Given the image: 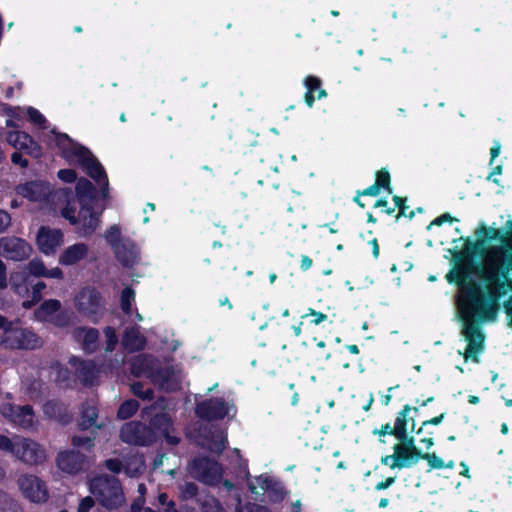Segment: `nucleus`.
<instances>
[{"label": "nucleus", "mask_w": 512, "mask_h": 512, "mask_svg": "<svg viewBox=\"0 0 512 512\" xmlns=\"http://www.w3.org/2000/svg\"><path fill=\"white\" fill-rule=\"evenodd\" d=\"M376 184H379L380 188H387L391 192L390 188V174L386 170H381L376 174Z\"/></svg>", "instance_id": "37998d69"}, {"label": "nucleus", "mask_w": 512, "mask_h": 512, "mask_svg": "<svg viewBox=\"0 0 512 512\" xmlns=\"http://www.w3.org/2000/svg\"><path fill=\"white\" fill-rule=\"evenodd\" d=\"M11 161L13 164L20 165L22 168H26L28 166L27 159H25L19 152H14L12 154Z\"/></svg>", "instance_id": "5fc2aeb1"}, {"label": "nucleus", "mask_w": 512, "mask_h": 512, "mask_svg": "<svg viewBox=\"0 0 512 512\" xmlns=\"http://www.w3.org/2000/svg\"><path fill=\"white\" fill-rule=\"evenodd\" d=\"M64 236L60 229L42 226L36 236V244L40 252L45 255H53L63 244Z\"/></svg>", "instance_id": "9d476101"}, {"label": "nucleus", "mask_w": 512, "mask_h": 512, "mask_svg": "<svg viewBox=\"0 0 512 512\" xmlns=\"http://www.w3.org/2000/svg\"><path fill=\"white\" fill-rule=\"evenodd\" d=\"M73 338L82 344L87 352L95 351L97 347L98 331L94 328L77 327L72 332Z\"/></svg>", "instance_id": "4be33fe9"}, {"label": "nucleus", "mask_w": 512, "mask_h": 512, "mask_svg": "<svg viewBox=\"0 0 512 512\" xmlns=\"http://www.w3.org/2000/svg\"><path fill=\"white\" fill-rule=\"evenodd\" d=\"M152 425L154 427H158L161 429L164 433L168 432V428L170 426V419L166 414L157 415L152 420Z\"/></svg>", "instance_id": "a19ab883"}, {"label": "nucleus", "mask_w": 512, "mask_h": 512, "mask_svg": "<svg viewBox=\"0 0 512 512\" xmlns=\"http://www.w3.org/2000/svg\"><path fill=\"white\" fill-rule=\"evenodd\" d=\"M104 335L106 338V351H112L117 343V337L115 331L111 327H106L104 329Z\"/></svg>", "instance_id": "79ce46f5"}, {"label": "nucleus", "mask_w": 512, "mask_h": 512, "mask_svg": "<svg viewBox=\"0 0 512 512\" xmlns=\"http://www.w3.org/2000/svg\"><path fill=\"white\" fill-rule=\"evenodd\" d=\"M56 145L62 150L63 156L72 163H76L96 181L104 197L108 192V179L104 168L93 154L85 147L73 142L67 134H55Z\"/></svg>", "instance_id": "f257e3e1"}, {"label": "nucleus", "mask_w": 512, "mask_h": 512, "mask_svg": "<svg viewBox=\"0 0 512 512\" xmlns=\"http://www.w3.org/2000/svg\"><path fill=\"white\" fill-rule=\"evenodd\" d=\"M230 407L220 398L201 402L196 407V413L199 417L212 420L222 419L228 415Z\"/></svg>", "instance_id": "dca6fc26"}, {"label": "nucleus", "mask_w": 512, "mask_h": 512, "mask_svg": "<svg viewBox=\"0 0 512 512\" xmlns=\"http://www.w3.org/2000/svg\"><path fill=\"white\" fill-rule=\"evenodd\" d=\"M41 345V338L34 332L11 323L0 334V346L7 349H36Z\"/></svg>", "instance_id": "20e7f679"}, {"label": "nucleus", "mask_w": 512, "mask_h": 512, "mask_svg": "<svg viewBox=\"0 0 512 512\" xmlns=\"http://www.w3.org/2000/svg\"><path fill=\"white\" fill-rule=\"evenodd\" d=\"M381 188L379 187V184L374 183L373 185L367 187L361 192V195H367V196H377L380 193Z\"/></svg>", "instance_id": "bf43d9fd"}, {"label": "nucleus", "mask_w": 512, "mask_h": 512, "mask_svg": "<svg viewBox=\"0 0 512 512\" xmlns=\"http://www.w3.org/2000/svg\"><path fill=\"white\" fill-rule=\"evenodd\" d=\"M0 512H21V508L10 495L0 491Z\"/></svg>", "instance_id": "7c9ffc66"}, {"label": "nucleus", "mask_w": 512, "mask_h": 512, "mask_svg": "<svg viewBox=\"0 0 512 512\" xmlns=\"http://www.w3.org/2000/svg\"><path fill=\"white\" fill-rule=\"evenodd\" d=\"M131 464L135 466L134 471L130 472L129 468L126 469V473L130 476H134L136 473H139L143 470V463L141 459L135 458L131 461Z\"/></svg>", "instance_id": "052dcab7"}, {"label": "nucleus", "mask_w": 512, "mask_h": 512, "mask_svg": "<svg viewBox=\"0 0 512 512\" xmlns=\"http://www.w3.org/2000/svg\"><path fill=\"white\" fill-rule=\"evenodd\" d=\"M31 246L23 239L17 237H3L0 239V255L15 261L27 259L31 254Z\"/></svg>", "instance_id": "9b49d317"}, {"label": "nucleus", "mask_w": 512, "mask_h": 512, "mask_svg": "<svg viewBox=\"0 0 512 512\" xmlns=\"http://www.w3.org/2000/svg\"><path fill=\"white\" fill-rule=\"evenodd\" d=\"M104 238L112 246L113 249L125 242V240L121 239V230L118 225H112L109 229H107L104 234Z\"/></svg>", "instance_id": "72a5a7b5"}, {"label": "nucleus", "mask_w": 512, "mask_h": 512, "mask_svg": "<svg viewBox=\"0 0 512 512\" xmlns=\"http://www.w3.org/2000/svg\"><path fill=\"white\" fill-rule=\"evenodd\" d=\"M105 466L112 472L118 473L122 468V463L118 459L106 460Z\"/></svg>", "instance_id": "6e6d98bb"}, {"label": "nucleus", "mask_w": 512, "mask_h": 512, "mask_svg": "<svg viewBox=\"0 0 512 512\" xmlns=\"http://www.w3.org/2000/svg\"><path fill=\"white\" fill-rule=\"evenodd\" d=\"M74 305L76 310L84 317L95 319L103 312L102 298L95 289L83 288L75 296Z\"/></svg>", "instance_id": "423d86ee"}, {"label": "nucleus", "mask_w": 512, "mask_h": 512, "mask_svg": "<svg viewBox=\"0 0 512 512\" xmlns=\"http://www.w3.org/2000/svg\"><path fill=\"white\" fill-rule=\"evenodd\" d=\"M97 416L98 413L95 406L90 404L83 405L81 412V427L83 429H88L95 425L99 428L100 426L96 425Z\"/></svg>", "instance_id": "c85d7f7f"}, {"label": "nucleus", "mask_w": 512, "mask_h": 512, "mask_svg": "<svg viewBox=\"0 0 512 512\" xmlns=\"http://www.w3.org/2000/svg\"><path fill=\"white\" fill-rule=\"evenodd\" d=\"M117 259L124 266H133L137 263L139 257V251L134 243L129 240H125L120 246L113 249Z\"/></svg>", "instance_id": "5701e85b"}, {"label": "nucleus", "mask_w": 512, "mask_h": 512, "mask_svg": "<svg viewBox=\"0 0 512 512\" xmlns=\"http://www.w3.org/2000/svg\"><path fill=\"white\" fill-rule=\"evenodd\" d=\"M62 216L67 219L72 225H77V217L75 216V209L71 207H65L61 211Z\"/></svg>", "instance_id": "603ef678"}, {"label": "nucleus", "mask_w": 512, "mask_h": 512, "mask_svg": "<svg viewBox=\"0 0 512 512\" xmlns=\"http://www.w3.org/2000/svg\"><path fill=\"white\" fill-rule=\"evenodd\" d=\"M138 408L139 404L136 400H127L120 406L117 416L122 420L128 419L137 412Z\"/></svg>", "instance_id": "473e14b6"}, {"label": "nucleus", "mask_w": 512, "mask_h": 512, "mask_svg": "<svg viewBox=\"0 0 512 512\" xmlns=\"http://www.w3.org/2000/svg\"><path fill=\"white\" fill-rule=\"evenodd\" d=\"M16 192L30 201L41 202L49 195L50 187L41 181H31L18 185Z\"/></svg>", "instance_id": "6ab92c4d"}, {"label": "nucleus", "mask_w": 512, "mask_h": 512, "mask_svg": "<svg viewBox=\"0 0 512 512\" xmlns=\"http://www.w3.org/2000/svg\"><path fill=\"white\" fill-rule=\"evenodd\" d=\"M27 269L29 273L35 277L51 279H63L64 277L63 271L59 267L47 269L44 262L38 258L31 260L27 265Z\"/></svg>", "instance_id": "b1692460"}, {"label": "nucleus", "mask_w": 512, "mask_h": 512, "mask_svg": "<svg viewBox=\"0 0 512 512\" xmlns=\"http://www.w3.org/2000/svg\"><path fill=\"white\" fill-rule=\"evenodd\" d=\"M69 363L75 369V373L84 384L93 383L97 375V369L92 361H82L77 357H71Z\"/></svg>", "instance_id": "412c9836"}, {"label": "nucleus", "mask_w": 512, "mask_h": 512, "mask_svg": "<svg viewBox=\"0 0 512 512\" xmlns=\"http://www.w3.org/2000/svg\"><path fill=\"white\" fill-rule=\"evenodd\" d=\"M28 116H29V119L33 123L38 124V125L43 124L45 121L44 116L38 110H36L34 108L28 109Z\"/></svg>", "instance_id": "3c124183"}, {"label": "nucleus", "mask_w": 512, "mask_h": 512, "mask_svg": "<svg viewBox=\"0 0 512 512\" xmlns=\"http://www.w3.org/2000/svg\"><path fill=\"white\" fill-rule=\"evenodd\" d=\"M393 200L395 202V206L394 207L395 208L399 207L400 214H404L405 213V209L408 208L406 205H404V199L399 197V196H394Z\"/></svg>", "instance_id": "69168bd1"}, {"label": "nucleus", "mask_w": 512, "mask_h": 512, "mask_svg": "<svg viewBox=\"0 0 512 512\" xmlns=\"http://www.w3.org/2000/svg\"><path fill=\"white\" fill-rule=\"evenodd\" d=\"M381 462L382 464L389 466L391 469H402L404 468V465H406L405 463H400V461H398L395 452L391 455H386L385 457H383L381 459Z\"/></svg>", "instance_id": "c03bdc74"}, {"label": "nucleus", "mask_w": 512, "mask_h": 512, "mask_svg": "<svg viewBox=\"0 0 512 512\" xmlns=\"http://www.w3.org/2000/svg\"><path fill=\"white\" fill-rule=\"evenodd\" d=\"M11 225V216L5 210L0 209V234L4 233Z\"/></svg>", "instance_id": "de8ad7c7"}, {"label": "nucleus", "mask_w": 512, "mask_h": 512, "mask_svg": "<svg viewBox=\"0 0 512 512\" xmlns=\"http://www.w3.org/2000/svg\"><path fill=\"white\" fill-rule=\"evenodd\" d=\"M180 496L183 500L192 499L197 495L198 487L193 482H185L180 487Z\"/></svg>", "instance_id": "4c0bfd02"}, {"label": "nucleus", "mask_w": 512, "mask_h": 512, "mask_svg": "<svg viewBox=\"0 0 512 512\" xmlns=\"http://www.w3.org/2000/svg\"><path fill=\"white\" fill-rule=\"evenodd\" d=\"M58 177L64 182L71 183L77 178L76 173L72 169H62L58 171Z\"/></svg>", "instance_id": "49530a36"}, {"label": "nucleus", "mask_w": 512, "mask_h": 512, "mask_svg": "<svg viewBox=\"0 0 512 512\" xmlns=\"http://www.w3.org/2000/svg\"><path fill=\"white\" fill-rule=\"evenodd\" d=\"M61 308V303L59 300L50 299L41 304V306L36 311V317L40 321H48L52 322L55 325L61 326L64 325L60 315H56Z\"/></svg>", "instance_id": "aec40b11"}, {"label": "nucleus", "mask_w": 512, "mask_h": 512, "mask_svg": "<svg viewBox=\"0 0 512 512\" xmlns=\"http://www.w3.org/2000/svg\"><path fill=\"white\" fill-rule=\"evenodd\" d=\"M259 480L261 481V489L267 492L272 500L277 501L283 497L281 486L274 487L272 480L268 478H260Z\"/></svg>", "instance_id": "2f4dec72"}, {"label": "nucleus", "mask_w": 512, "mask_h": 512, "mask_svg": "<svg viewBox=\"0 0 512 512\" xmlns=\"http://www.w3.org/2000/svg\"><path fill=\"white\" fill-rule=\"evenodd\" d=\"M15 457L21 462L33 466L45 462L47 455L45 449L39 443L19 436Z\"/></svg>", "instance_id": "6e6552de"}, {"label": "nucleus", "mask_w": 512, "mask_h": 512, "mask_svg": "<svg viewBox=\"0 0 512 512\" xmlns=\"http://www.w3.org/2000/svg\"><path fill=\"white\" fill-rule=\"evenodd\" d=\"M72 444L76 447H83L90 449L94 446L93 440L89 437L74 436L72 438Z\"/></svg>", "instance_id": "a18cd8bd"}, {"label": "nucleus", "mask_w": 512, "mask_h": 512, "mask_svg": "<svg viewBox=\"0 0 512 512\" xmlns=\"http://www.w3.org/2000/svg\"><path fill=\"white\" fill-rule=\"evenodd\" d=\"M18 439L19 436H14L12 439H10L5 435L0 434V450L9 452L15 457Z\"/></svg>", "instance_id": "f704fd0d"}, {"label": "nucleus", "mask_w": 512, "mask_h": 512, "mask_svg": "<svg viewBox=\"0 0 512 512\" xmlns=\"http://www.w3.org/2000/svg\"><path fill=\"white\" fill-rule=\"evenodd\" d=\"M56 463L61 471L73 475L83 470L85 456L75 451H63L58 454Z\"/></svg>", "instance_id": "f3484780"}, {"label": "nucleus", "mask_w": 512, "mask_h": 512, "mask_svg": "<svg viewBox=\"0 0 512 512\" xmlns=\"http://www.w3.org/2000/svg\"><path fill=\"white\" fill-rule=\"evenodd\" d=\"M421 459L427 460L431 469L444 468L443 460L439 456H437L435 453L421 454Z\"/></svg>", "instance_id": "ea45409f"}, {"label": "nucleus", "mask_w": 512, "mask_h": 512, "mask_svg": "<svg viewBox=\"0 0 512 512\" xmlns=\"http://www.w3.org/2000/svg\"><path fill=\"white\" fill-rule=\"evenodd\" d=\"M210 437L207 438L204 446L211 452L220 454L226 448V435L218 428L209 432Z\"/></svg>", "instance_id": "cd10ccee"}, {"label": "nucleus", "mask_w": 512, "mask_h": 512, "mask_svg": "<svg viewBox=\"0 0 512 512\" xmlns=\"http://www.w3.org/2000/svg\"><path fill=\"white\" fill-rule=\"evenodd\" d=\"M77 220L79 234L82 237H88L99 227L100 213L93 210V205L81 206Z\"/></svg>", "instance_id": "2eb2a0df"}, {"label": "nucleus", "mask_w": 512, "mask_h": 512, "mask_svg": "<svg viewBox=\"0 0 512 512\" xmlns=\"http://www.w3.org/2000/svg\"><path fill=\"white\" fill-rule=\"evenodd\" d=\"M90 253L89 247L83 242H77L66 247L58 258L63 266H74L85 260Z\"/></svg>", "instance_id": "a211bd4d"}, {"label": "nucleus", "mask_w": 512, "mask_h": 512, "mask_svg": "<svg viewBox=\"0 0 512 512\" xmlns=\"http://www.w3.org/2000/svg\"><path fill=\"white\" fill-rule=\"evenodd\" d=\"M378 433L381 436H384L386 434L393 435L396 437L395 427L391 424L387 423L385 426L382 427L380 430H374V434Z\"/></svg>", "instance_id": "13d9d810"}, {"label": "nucleus", "mask_w": 512, "mask_h": 512, "mask_svg": "<svg viewBox=\"0 0 512 512\" xmlns=\"http://www.w3.org/2000/svg\"><path fill=\"white\" fill-rule=\"evenodd\" d=\"M122 441L134 445H148L155 439L151 428L135 421L126 423L120 431Z\"/></svg>", "instance_id": "1a4fd4ad"}, {"label": "nucleus", "mask_w": 512, "mask_h": 512, "mask_svg": "<svg viewBox=\"0 0 512 512\" xmlns=\"http://www.w3.org/2000/svg\"><path fill=\"white\" fill-rule=\"evenodd\" d=\"M169 502H173L172 500L168 499V495L166 493H160L158 496V503L162 507H167Z\"/></svg>", "instance_id": "774afa93"}, {"label": "nucleus", "mask_w": 512, "mask_h": 512, "mask_svg": "<svg viewBox=\"0 0 512 512\" xmlns=\"http://www.w3.org/2000/svg\"><path fill=\"white\" fill-rule=\"evenodd\" d=\"M396 481V477H388L384 481L378 482L375 485V490L380 491L389 488Z\"/></svg>", "instance_id": "4d7b16f0"}, {"label": "nucleus", "mask_w": 512, "mask_h": 512, "mask_svg": "<svg viewBox=\"0 0 512 512\" xmlns=\"http://www.w3.org/2000/svg\"><path fill=\"white\" fill-rule=\"evenodd\" d=\"M312 266V260L310 257H308L307 255H302L301 256V269L303 271H307L308 269H310Z\"/></svg>", "instance_id": "0e129e2a"}, {"label": "nucleus", "mask_w": 512, "mask_h": 512, "mask_svg": "<svg viewBox=\"0 0 512 512\" xmlns=\"http://www.w3.org/2000/svg\"><path fill=\"white\" fill-rule=\"evenodd\" d=\"M89 490L98 503L109 511L116 510L125 503L122 486L114 476L101 475L93 478L89 483Z\"/></svg>", "instance_id": "7ed1b4c3"}, {"label": "nucleus", "mask_w": 512, "mask_h": 512, "mask_svg": "<svg viewBox=\"0 0 512 512\" xmlns=\"http://www.w3.org/2000/svg\"><path fill=\"white\" fill-rule=\"evenodd\" d=\"M320 85L321 81L316 77L308 76L305 79V86L307 88V92L305 94V103L307 104L308 107L313 106L315 100L314 92L317 91V99H322L327 96L326 91L324 89H321Z\"/></svg>", "instance_id": "a878e982"}, {"label": "nucleus", "mask_w": 512, "mask_h": 512, "mask_svg": "<svg viewBox=\"0 0 512 512\" xmlns=\"http://www.w3.org/2000/svg\"><path fill=\"white\" fill-rule=\"evenodd\" d=\"M502 173V165H497L496 167H494L491 171V173L489 174V176L487 177L488 180H492L494 183H498V179L496 178H493V176L495 175H500Z\"/></svg>", "instance_id": "338daca9"}, {"label": "nucleus", "mask_w": 512, "mask_h": 512, "mask_svg": "<svg viewBox=\"0 0 512 512\" xmlns=\"http://www.w3.org/2000/svg\"><path fill=\"white\" fill-rule=\"evenodd\" d=\"M410 410V406L405 405L396 417L394 427L397 439H401L407 436V416Z\"/></svg>", "instance_id": "c756f323"}, {"label": "nucleus", "mask_w": 512, "mask_h": 512, "mask_svg": "<svg viewBox=\"0 0 512 512\" xmlns=\"http://www.w3.org/2000/svg\"><path fill=\"white\" fill-rule=\"evenodd\" d=\"M7 287L6 278V266L2 260H0V288L4 289Z\"/></svg>", "instance_id": "680f3d73"}, {"label": "nucleus", "mask_w": 512, "mask_h": 512, "mask_svg": "<svg viewBox=\"0 0 512 512\" xmlns=\"http://www.w3.org/2000/svg\"><path fill=\"white\" fill-rule=\"evenodd\" d=\"M131 369L135 375L149 377L154 384L166 391L176 390L182 379L179 371L170 366L156 367L155 360L147 355L136 357Z\"/></svg>", "instance_id": "f03ea898"}, {"label": "nucleus", "mask_w": 512, "mask_h": 512, "mask_svg": "<svg viewBox=\"0 0 512 512\" xmlns=\"http://www.w3.org/2000/svg\"><path fill=\"white\" fill-rule=\"evenodd\" d=\"M95 501L90 496L84 497L81 499L79 506L77 508V512H89L90 509L94 506Z\"/></svg>", "instance_id": "8fccbe9b"}, {"label": "nucleus", "mask_w": 512, "mask_h": 512, "mask_svg": "<svg viewBox=\"0 0 512 512\" xmlns=\"http://www.w3.org/2000/svg\"><path fill=\"white\" fill-rule=\"evenodd\" d=\"M2 415L13 424L22 428H30L34 425L35 417L32 407L29 405L5 404L2 407Z\"/></svg>", "instance_id": "f8f14e48"}, {"label": "nucleus", "mask_w": 512, "mask_h": 512, "mask_svg": "<svg viewBox=\"0 0 512 512\" xmlns=\"http://www.w3.org/2000/svg\"><path fill=\"white\" fill-rule=\"evenodd\" d=\"M22 495L34 503H43L48 499V489L44 481L33 474H22L17 480Z\"/></svg>", "instance_id": "0eeeda50"}, {"label": "nucleus", "mask_w": 512, "mask_h": 512, "mask_svg": "<svg viewBox=\"0 0 512 512\" xmlns=\"http://www.w3.org/2000/svg\"><path fill=\"white\" fill-rule=\"evenodd\" d=\"M388 202L385 199H379L375 203V207H381L385 209V212L387 214H392L395 211V207H387Z\"/></svg>", "instance_id": "e2e57ef3"}, {"label": "nucleus", "mask_w": 512, "mask_h": 512, "mask_svg": "<svg viewBox=\"0 0 512 512\" xmlns=\"http://www.w3.org/2000/svg\"><path fill=\"white\" fill-rule=\"evenodd\" d=\"M202 512H225L220 502L212 497L208 496L201 502Z\"/></svg>", "instance_id": "c9c22d12"}, {"label": "nucleus", "mask_w": 512, "mask_h": 512, "mask_svg": "<svg viewBox=\"0 0 512 512\" xmlns=\"http://www.w3.org/2000/svg\"><path fill=\"white\" fill-rule=\"evenodd\" d=\"M6 140L15 149L23 150L34 158L41 156V147L26 132L10 131L7 133Z\"/></svg>", "instance_id": "4468645a"}, {"label": "nucleus", "mask_w": 512, "mask_h": 512, "mask_svg": "<svg viewBox=\"0 0 512 512\" xmlns=\"http://www.w3.org/2000/svg\"><path fill=\"white\" fill-rule=\"evenodd\" d=\"M52 371L56 373V381H65L68 379V372L66 369L61 368L58 364L52 367Z\"/></svg>", "instance_id": "864d4df0"}, {"label": "nucleus", "mask_w": 512, "mask_h": 512, "mask_svg": "<svg viewBox=\"0 0 512 512\" xmlns=\"http://www.w3.org/2000/svg\"><path fill=\"white\" fill-rule=\"evenodd\" d=\"M307 316H312L313 317L311 322L313 324H315V325H319L320 323H322L323 321H325L327 319V315L326 314H324L322 312L315 311L312 308L308 309V313L306 315H304L303 318L307 317Z\"/></svg>", "instance_id": "09e8293b"}, {"label": "nucleus", "mask_w": 512, "mask_h": 512, "mask_svg": "<svg viewBox=\"0 0 512 512\" xmlns=\"http://www.w3.org/2000/svg\"><path fill=\"white\" fill-rule=\"evenodd\" d=\"M190 474L197 480L216 485L222 479L223 469L219 463L208 458L194 459L189 466Z\"/></svg>", "instance_id": "39448f33"}, {"label": "nucleus", "mask_w": 512, "mask_h": 512, "mask_svg": "<svg viewBox=\"0 0 512 512\" xmlns=\"http://www.w3.org/2000/svg\"><path fill=\"white\" fill-rule=\"evenodd\" d=\"M122 343L128 351L133 352L144 348L145 339L137 329L127 328Z\"/></svg>", "instance_id": "bb28decb"}, {"label": "nucleus", "mask_w": 512, "mask_h": 512, "mask_svg": "<svg viewBox=\"0 0 512 512\" xmlns=\"http://www.w3.org/2000/svg\"><path fill=\"white\" fill-rule=\"evenodd\" d=\"M131 390L136 396L144 400H150L153 398V391L150 388H144L143 384L140 382L132 384Z\"/></svg>", "instance_id": "58836bf2"}, {"label": "nucleus", "mask_w": 512, "mask_h": 512, "mask_svg": "<svg viewBox=\"0 0 512 512\" xmlns=\"http://www.w3.org/2000/svg\"><path fill=\"white\" fill-rule=\"evenodd\" d=\"M399 442L393 446V450L400 463H405L404 468H409L421 459V452L416 447L413 437L398 439Z\"/></svg>", "instance_id": "ddd939ff"}, {"label": "nucleus", "mask_w": 512, "mask_h": 512, "mask_svg": "<svg viewBox=\"0 0 512 512\" xmlns=\"http://www.w3.org/2000/svg\"><path fill=\"white\" fill-rule=\"evenodd\" d=\"M76 193L81 206L94 204L95 189L89 180L79 179L76 184Z\"/></svg>", "instance_id": "393cba45"}, {"label": "nucleus", "mask_w": 512, "mask_h": 512, "mask_svg": "<svg viewBox=\"0 0 512 512\" xmlns=\"http://www.w3.org/2000/svg\"><path fill=\"white\" fill-rule=\"evenodd\" d=\"M135 300V292L130 288H125L121 293V309L126 314L131 312L132 303Z\"/></svg>", "instance_id": "e433bc0d"}]
</instances>
